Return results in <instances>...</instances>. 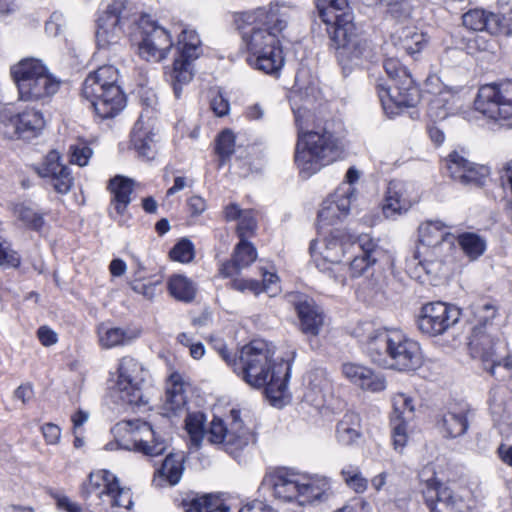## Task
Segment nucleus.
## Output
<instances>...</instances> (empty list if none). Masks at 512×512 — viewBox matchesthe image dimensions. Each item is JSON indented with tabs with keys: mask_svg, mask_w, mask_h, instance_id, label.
<instances>
[{
	"mask_svg": "<svg viewBox=\"0 0 512 512\" xmlns=\"http://www.w3.org/2000/svg\"><path fill=\"white\" fill-rule=\"evenodd\" d=\"M475 109L496 121L512 126V81L483 85L474 101Z\"/></svg>",
	"mask_w": 512,
	"mask_h": 512,
	"instance_id": "f3484780",
	"label": "nucleus"
},
{
	"mask_svg": "<svg viewBox=\"0 0 512 512\" xmlns=\"http://www.w3.org/2000/svg\"><path fill=\"white\" fill-rule=\"evenodd\" d=\"M20 263L18 253L11 249L10 244L0 236V266L17 268Z\"/></svg>",
	"mask_w": 512,
	"mask_h": 512,
	"instance_id": "13d9d810",
	"label": "nucleus"
},
{
	"mask_svg": "<svg viewBox=\"0 0 512 512\" xmlns=\"http://www.w3.org/2000/svg\"><path fill=\"white\" fill-rule=\"evenodd\" d=\"M60 156L56 151H51L45 158L39 174L42 177L51 178L52 185L58 193L66 194L70 191L73 184L68 167L59 162Z\"/></svg>",
	"mask_w": 512,
	"mask_h": 512,
	"instance_id": "7c9ffc66",
	"label": "nucleus"
},
{
	"mask_svg": "<svg viewBox=\"0 0 512 512\" xmlns=\"http://www.w3.org/2000/svg\"><path fill=\"white\" fill-rule=\"evenodd\" d=\"M393 44L409 55L421 52L428 43L426 33L418 28L402 27L392 35Z\"/></svg>",
	"mask_w": 512,
	"mask_h": 512,
	"instance_id": "c9c22d12",
	"label": "nucleus"
},
{
	"mask_svg": "<svg viewBox=\"0 0 512 512\" xmlns=\"http://www.w3.org/2000/svg\"><path fill=\"white\" fill-rule=\"evenodd\" d=\"M185 512H230L222 499L212 494L188 495L182 500Z\"/></svg>",
	"mask_w": 512,
	"mask_h": 512,
	"instance_id": "e433bc0d",
	"label": "nucleus"
},
{
	"mask_svg": "<svg viewBox=\"0 0 512 512\" xmlns=\"http://www.w3.org/2000/svg\"><path fill=\"white\" fill-rule=\"evenodd\" d=\"M457 240L464 254L471 260L479 258L486 250V240L476 233H463Z\"/></svg>",
	"mask_w": 512,
	"mask_h": 512,
	"instance_id": "c03bdc74",
	"label": "nucleus"
},
{
	"mask_svg": "<svg viewBox=\"0 0 512 512\" xmlns=\"http://www.w3.org/2000/svg\"><path fill=\"white\" fill-rule=\"evenodd\" d=\"M0 123L4 126L3 133L7 137L23 139L35 137L45 126L42 112L33 108L17 114L5 108L0 111Z\"/></svg>",
	"mask_w": 512,
	"mask_h": 512,
	"instance_id": "6ab92c4d",
	"label": "nucleus"
},
{
	"mask_svg": "<svg viewBox=\"0 0 512 512\" xmlns=\"http://www.w3.org/2000/svg\"><path fill=\"white\" fill-rule=\"evenodd\" d=\"M19 100L48 103L59 91L61 81L51 74L42 61L26 58L11 68Z\"/></svg>",
	"mask_w": 512,
	"mask_h": 512,
	"instance_id": "6e6552de",
	"label": "nucleus"
},
{
	"mask_svg": "<svg viewBox=\"0 0 512 512\" xmlns=\"http://www.w3.org/2000/svg\"><path fill=\"white\" fill-rule=\"evenodd\" d=\"M113 433L119 448L147 456L161 455L167 448L166 440L147 422L123 421L115 425Z\"/></svg>",
	"mask_w": 512,
	"mask_h": 512,
	"instance_id": "4468645a",
	"label": "nucleus"
},
{
	"mask_svg": "<svg viewBox=\"0 0 512 512\" xmlns=\"http://www.w3.org/2000/svg\"><path fill=\"white\" fill-rule=\"evenodd\" d=\"M98 336L101 346L108 349L128 344L135 339L138 334L122 328H109L102 324L98 328Z\"/></svg>",
	"mask_w": 512,
	"mask_h": 512,
	"instance_id": "79ce46f5",
	"label": "nucleus"
},
{
	"mask_svg": "<svg viewBox=\"0 0 512 512\" xmlns=\"http://www.w3.org/2000/svg\"><path fill=\"white\" fill-rule=\"evenodd\" d=\"M108 189L112 194L109 215L123 225L127 208L131 202L133 182L129 178L118 175L110 180Z\"/></svg>",
	"mask_w": 512,
	"mask_h": 512,
	"instance_id": "c756f323",
	"label": "nucleus"
},
{
	"mask_svg": "<svg viewBox=\"0 0 512 512\" xmlns=\"http://www.w3.org/2000/svg\"><path fill=\"white\" fill-rule=\"evenodd\" d=\"M317 8L345 76L374 61L375 46L355 24L348 0H320Z\"/></svg>",
	"mask_w": 512,
	"mask_h": 512,
	"instance_id": "f03ea898",
	"label": "nucleus"
},
{
	"mask_svg": "<svg viewBox=\"0 0 512 512\" xmlns=\"http://www.w3.org/2000/svg\"><path fill=\"white\" fill-rule=\"evenodd\" d=\"M256 258V248L246 239H240L235 246L232 259L222 264L220 273L223 277H232L241 269L250 266Z\"/></svg>",
	"mask_w": 512,
	"mask_h": 512,
	"instance_id": "72a5a7b5",
	"label": "nucleus"
},
{
	"mask_svg": "<svg viewBox=\"0 0 512 512\" xmlns=\"http://www.w3.org/2000/svg\"><path fill=\"white\" fill-rule=\"evenodd\" d=\"M294 115L298 135L294 158L300 174L310 177L343 157L344 143L328 121L315 118L304 108Z\"/></svg>",
	"mask_w": 512,
	"mask_h": 512,
	"instance_id": "20e7f679",
	"label": "nucleus"
},
{
	"mask_svg": "<svg viewBox=\"0 0 512 512\" xmlns=\"http://www.w3.org/2000/svg\"><path fill=\"white\" fill-rule=\"evenodd\" d=\"M292 8L284 4H270L234 16L236 28L250 55V66L266 74L278 72L284 63L281 39L288 26Z\"/></svg>",
	"mask_w": 512,
	"mask_h": 512,
	"instance_id": "f257e3e1",
	"label": "nucleus"
},
{
	"mask_svg": "<svg viewBox=\"0 0 512 512\" xmlns=\"http://www.w3.org/2000/svg\"><path fill=\"white\" fill-rule=\"evenodd\" d=\"M344 507L346 512H371V505L364 498H353Z\"/></svg>",
	"mask_w": 512,
	"mask_h": 512,
	"instance_id": "774afa93",
	"label": "nucleus"
},
{
	"mask_svg": "<svg viewBox=\"0 0 512 512\" xmlns=\"http://www.w3.org/2000/svg\"><path fill=\"white\" fill-rule=\"evenodd\" d=\"M39 341L43 346L54 345L58 341L56 332L47 326H41L37 331Z\"/></svg>",
	"mask_w": 512,
	"mask_h": 512,
	"instance_id": "338daca9",
	"label": "nucleus"
},
{
	"mask_svg": "<svg viewBox=\"0 0 512 512\" xmlns=\"http://www.w3.org/2000/svg\"><path fill=\"white\" fill-rule=\"evenodd\" d=\"M419 243L415 253L418 265L428 275H436L440 269L441 246L454 245L455 236L449 232V227L440 221H426L418 228Z\"/></svg>",
	"mask_w": 512,
	"mask_h": 512,
	"instance_id": "f8f14e48",
	"label": "nucleus"
},
{
	"mask_svg": "<svg viewBox=\"0 0 512 512\" xmlns=\"http://www.w3.org/2000/svg\"><path fill=\"white\" fill-rule=\"evenodd\" d=\"M364 3L367 5H373L375 3H382L388 7V12L392 17L398 20H405L410 18L412 13V5L410 4V0H372L365 1Z\"/></svg>",
	"mask_w": 512,
	"mask_h": 512,
	"instance_id": "8fccbe9b",
	"label": "nucleus"
},
{
	"mask_svg": "<svg viewBox=\"0 0 512 512\" xmlns=\"http://www.w3.org/2000/svg\"><path fill=\"white\" fill-rule=\"evenodd\" d=\"M186 404V396L183 384L173 381L167 388L162 409L166 416H176L184 410Z\"/></svg>",
	"mask_w": 512,
	"mask_h": 512,
	"instance_id": "a19ab883",
	"label": "nucleus"
},
{
	"mask_svg": "<svg viewBox=\"0 0 512 512\" xmlns=\"http://www.w3.org/2000/svg\"><path fill=\"white\" fill-rule=\"evenodd\" d=\"M11 211L29 229L38 231L44 224L43 216L23 203L12 204Z\"/></svg>",
	"mask_w": 512,
	"mask_h": 512,
	"instance_id": "49530a36",
	"label": "nucleus"
},
{
	"mask_svg": "<svg viewBox=\"0 0 512 512\" xmlns=\"http://www.w3.org/2000/svg\"><path fill=\"white\" fill-rule=\"evenodd\" d=\"M419 200L418 194L412 185L391 181L388 185L382 211L386 218H394L406 213Z\"/></svg>",
	"mask_w": 512,
	"mask_h": 512,
	"instance_id": "b1692460",
	"label": "nucleus"
},
{
	"mask_svg": "<svg viewBox=\"0 0 512 512\" xmlns=\"http://www.w3.org/2000/svg\"><path fill=\"white\" fill-rule=\"evenodd\" d=\"M81 494L84 498L95 494L115 512H124L133 505L130 489L121 487L117 477L108 470L91 472L88 481L82 485Z\"/></svg>",
	"mask_w": 512,
	"mask_h": 512,
	"instance_id": "dca6fc26",
	"label": "nucleus"
},
{
	"mask_svg": "<svg viewBox=\"0 0 512 512\" xmlns=\"http://www.w3.org/2000/svg\"><path fill=\"white\" fill-rule=\"evenodd\" d=\"M460 315V310L454 305L440 301L427 303L421 309L418 328L429 336L442 335L459 321Z\"/></svg>",
	"mask_w": 512,
	"mask_h": 512,
	"instance_id": "a211bd4d",
	"label": "nucleus"
},
{
	"mask_svg": "<svg viewBox=\"0 0 512 512\" xmlns=\"http://www.w3.org/2000/svg\"><path fill=\"white\" fill-rule=\"evenodd\" d=\"M336 437L344 446L353 445L361 437V419L357 413L347 412L338 422Z\"/></svg>",
	"mask_w": 512,
	"mask_h": 512,
	"instance_id": "58836bf2",
	"label": "nucleus"
},
{
	"mask_svg": "<svg viewBox=\"0 0 512 512\" xmlns=\"http://www.w3.org/2000/svg\"><path fill=\"white\" fill-rule=\"evenodd\" d=\"M454 100L455 93H446L443 97L431 98L427 109L429 118L434 122L446 119L453 110Z\"/></svg>",
	"mask_w": 512,
	"mask_h": 512,
	"instance_id": "a18cd8bd",
	"label": "nucleus"
},
{
	"mask_svg": "<svg viewBox=\"0 0 512 512\" xmlns=\"http://www.w3.org/2000/svg\"><path fill=\"white\" fill-rule=\"evenodd\" d=\"M223 360L232 367L248 385L265 388L266 396L274 403L281 400L286 391L290 377L291 363L273 358V348L263 340H253L244 345L237 355L231 357L224 347L219 351Z\"/></svg>",
	"mask_w": 512,
	"mask_h": 512,
	"instance_id": "7ed1b4c3",
	"label": "nucleus"
},
{
	"mask_svg": "<svg viewBox=\"0 0 512 512\" xmlns=\"http://www.w3.org/2000/svg\"><path fill=\"white\" fill-rule=\"evenodd\" d=\"M383 68L390 83H378L377 91L383 109L387 114H397L396 109L414 106L419 91L408 70L396 58H387Z\"/></svg>",
	"mask_w": 512,
	"mask_h": 512,
	"instance_id": "1a4fd4ad",
	"label": "nucleus"
},
{
	"mask_svg": "<svg viewBox=\"0 0 512 512\" xmlns=\"http://www.w3.org/2000/svg\"><path fill=\"white\" fill-rule=\"evenodd\" d=\"M358 337L364 353L380 367L412 371L421 366L420 345L400 329L366 324Z\"/></svg>",
	"mask_w": 512,
	"mask_h": 512,
	"instance_id": "39448f33",
	"label": "nucleus"
},
{
	"mask_svg": "<svg viewBox=\"0 0 512 512\" xmlns=\"http://www.w3.org/2000/svg\"><path fill=\"white\" fill-rule=\"evenodd\" d=\"M490 411L499 424H512V399L505 388H493L489 397Z\"/></svg>",
	"mask_w": 512,
	"mask_h": 512,
	"instance_id": "4c0bfd02",
	"label": "nucleus"
},
{
	"mask_svg": "<svg viewBox=\"0 0 512 512\" xmlns=\"http://www.w3.org/2000/svg\"><path fill=\"white\" fill-rule=\"evenodd\" d=\"M498 308L492 301H480L474 306V315L477 320L475 326H483L489 329L492 320L496 317Z\"/></svg>",
	"mask_w": 512,
	"mask_h": 512,
	"instance_id": "3c124183",
	"label": "nucleus"
},
{
	"mask_svg": "<svg viewBox=\"0 0 512 512\" xmlns=\"http://www.w3.org/2000/svg\"><path fill=\"white\" fill-rule=\"evenodd\" d=\"M331 495V483L326 477L307 478L302 475L299 496V505L315 504L326 501Z\"/></svg>",
	"mask_w": 512,
	"mask_h": 512,
	"instance_id": "473e14b6",
	"label": "nucleus"
},
{
	"mask_svg": "<svg viewBox=\"0 0 512 512\" xmlns=\"http://www.w3.org/2000/svg\"><path fill=\"white\" fill-rule=\"evenodd\" d=\"M425 502L431 512H471V506L461 495L442 485L429 487Z\"/></svg>",
	"mask_w": 512,
	"mask_h": 512,
	"instance_id": "a878e982",
	"label": "nucleus"
},
{
	"mask_svg": "<svg viewBox=\"0 0 512 512\" xmlns=\"http://www.w3.org/2000/svg\"><path fill=\"white\" fill-rule=\"evenodd\" d=\"M463 25L473 31H486L490 34H498L502 31L499 15L487 12L483 9H471L462 16Z\"/></svg>",
	"mask_w": 512,
	"mask_h": 512,
	"instance_id": "f704fd0d",
	"label": "nucleus"
},
{
	"mask_svg": "<svg viewBox=\"0 0 512 512\" xmlns=\"http://www.w3.org/2000/svg\"><path fill=\"white\" fill-rule=\"evenodd\" d=\"M118 79V70L104 65L89 73L83 83L82 95L101 119L113 118L125 107Z\"/></svg>",
	"mask_w": 512,
	"mask_h": 512,
	"instance_id": "0eeeda50",
	"label": "nucleus"
},
{
	"mask_svg": "<svg viewBox=\"0 0 512 512\" xmlns=\"http://www.w3.org/2000/svg\"><path fill=\"white\" fill-rule=\"evenodd\" d=\"M141 40L138 45L139 55L147 60L159 62L166 58L172 47L169 32L149 19L141 20Z\"/></svg>",
	"mask_w": 512,
	"mask_h": 512,
	"instance_id": "aec40b11",
	"label": "nucleus"
},
{
	"mask_svg": "<svg viewBox=\"0 0 512 512\" xmlns=\"http://www.w3.org/2000/svg\"><path fill=\"white\" fill-rule=\"evenodd\" d=\"M183 462L184 455L182 452L169 453L158 470L159 476L165 478L170 485L177 484L182 477Z\"/></svg>",
	"mask_w": 512,
	"mask_h": 512,
	"instance_id": "37998d69",
	"label": "nucleus"
},
{
	"mask_svg": "<svg viewBox=\"0 0 512 512\" xmlns=\"http://www.w3.org/2000/svg\"><path fill=\"white\" fill-rule=\"evenodd\" d=\"M468 345L471 356L480 360L491 376H496L497 367L512 369V357L507 344L500 338L498 327L490 325L489 329H485L483 326H474Z\"/></svg>",
	"mask_w": 512,
	"mask_h": 512,
	"instance_id": "9d476101",
	"label": "nucleus"
},
{
	"mask_svg": "<svg viewBox=\"0 0 512 512\" xmlns=\"http://www.w3.org/2000/svg\"><path fill=\"white\" fill-rule=\"evenodd\" d=\"M446 168L455 181L475 187L483 186L489 175L488 167L469 162L457 152L449 154Z\"/></svg>",
	"mask_w": 512,
	"mask_h": 512,
	"instance_id": "393cba45",
	"label": "nucleus"
},
{
	"mask_svg": "<svg viewBox=\"0 0 512 512\" xmlns=\"http://www.w3.org/2000/svg\"><path fill=\"white\" fill-rule=\"evenodd\" d=\"M301 478L302 475L292 470L279 468L265 474L261 487L271 491L276 499L283 502H297Z\"/></svg>",
	"mask_w": 512,
	"mask_h": 512,
	"instance_id": "5701e85b",
	"label": "nucleus"
},
{
	"mask_svg": "<svg viewBox=\"0 0 512 512\" xmlns=\"http://www.w3.org/2000/svg\"><path fill=\"white\" fill-rule=\"evenodd\" d=\"M392 425V438L396 450L402 449L407 441L406 424L405 421L391 420Z\"/></svg>",
	"mask_w": 512,
	"mask_h": 512,
	"instance_id": "e2e57ef3",
	"label": "nucleus"
},
{
	"mask_svg": "<svg viewBox=\"0 0 512 512\" xmlns=\"http://www.w3.org/2000/svg\"><path fill=\"white\" fill-rule=\"evenodd\" d=\"M149 371L137 359L123 357L118 366V380L113 388V398L123 405L141 407L147 404L143 385Z\"/></svg>",
	"mask_w": 512,
	"mask_h": 512,
	"instance_id": "2eb2a0df",
	"label": "nucleus"
},
{
	"mask_svg": "<svg viewBox=\"0 0 512 512\" xmlns=\"http://www.w3.org/2000/svg\"><path fill=\"white\" fill-rule=\"evenodd\" d=\"M70 152L71 163L79 166L87 165L92 156V149L83 143L71 146Z\"/></svg>",
	"mask_w": 512,
	"mask_h": 512,
	"instance_id": "680f3d73",
	"label": "nucleus"
},
{
	"mask_svg": "<svg viewBox=\"0 0 512 512\" xmlns=\"http://www.w3.org/2000/svg\"><path fill=\"white\" fill-rule=\"evenodd\" d=\"M343 375L355 385L372 392H380L386 388L383 377L375 374L371 369L356 363H344Z\"/></svg>",
	"mask_w": 512,
	"mask_h": 512,
	"instance_id": "2f4dec72",
	"label": "nucleus"
},
{
	"mask_svg": "<svg viewBox=\"0 0 512 512\" xmlns=\"http://www.w3.org/2000/svg\"><path fill=\"white\" fill-rule=\"evenodd\" d=\"M392 405L393 413L391 416V420L394 419L396 421H405L406 412L412 414L414 410L412 399L403 393H398L393 397Z\"/></svg>",
	"mask_w": 512,
	"mask_h": 512,
	"instance_id": "6e6d98bb",
	"label": "nucleus"
},
{
	"mask_svg": "<svg viewBox=\"0 0 512 512\" xmlns=\"http://www.w3.org/2000/svg\"><path fill=\"white\" fill-rule=\"evenodd\" d=\"M350 245L351 243L342 239L338 231L310 244V253L316 267L340 285L346 283L347 267L342 258L351 249Z\"/></svg>",
	"mask_w": 512,
	"mask_h": 512,
	"instance_id": "ddd939ff",
	"label": "nucleus"
},
{
	"mask_svg": "<svg viewBox=\"0 0 512 512\" xmlns=\"http://www.w3.org/2000/svg\"><path fill=\"white\" fill-rule=\"evenodd\" d=\"M292 302L297 311L301 331L310 336H317L323 326V312L315 301L301 294L292 296Z\"/></svg>",
	"mask_w": 512,
	"mask_h": 512,
	"instance_id": "cd10ccee",
	"label": "nucleus"
},
{
	"mask_svg": "<svg viewBox=\"0 0 512 512\" xmlns=\"http://www.w3.org/2000/svg\"><path fill=\"white\" fill-rule=\"evenodd\" d=\"M471 412L466 403L451 405L437 422L440 433L445 438H457L464 435L469 427L468 416Z\"/></svg>",
	"mask_w": 512,
	"mask_h": 512,
	"instance_id": "c85d7f7f",
	"label": "nucleus"
},
{
	"mask_svg": "<svg viewBox=\"0 0 512 512\" xmlns=\"http://www.w3.org/2000/svg\"><path fill=\"white\" fill-rule=\"evenodd\" d=\"M206 417L202 412L189 413L185 419V429L190 443L199 448L202 441L207 439L211 444L219 445L235 459L256 443V436L241 418L240 411L232 409L227 420L214 418L206 431Z\"/></svg>",
	"mask_w": 512,
	"mask_h": 512,
	"instance_id": "423d86ee",
	"label": "nucleus"
},
{
	"mask_svg": "<svg viewBox=\"0 0 512 512\" xmlns=\"http://www.w3.org/2000/svg\"><path fill=\"white\" fill-rule=\"evenodd\" d=\"M202 54L201 40L194 30L184 29L176 44V54L172 67L165 72L166 80L173 88L176 98H180L184 86L194 76V61Z\"/></svg>",
	"mask_w": 512,
	"mask_h": 512,
	"instance_id": "9b49d317",
	"label": "nucleus"
},
{
	"mask_svg": "<svg viewBox=\"0 0 512 512\" xmlns=\"http://www.w3.org/2000/svg\"><path fill=\"white\" fill-rule=\"evenodd\" d=\"M257 226L254 212L252 210H244L241 217L238 219L237 234L240 239H246L251 236Z\"/></svg>",
	"mask_w": 512,
	"mask_h": 512,
	"instance_id": "bf43d9fd",
	"label": "nucleus"
},
{
	"mask_svg": "<svg viewBox=\"0 0 512 512\" xmlns=\"http://www.w3.org/2000/svg\"><path fill=\"white\" fill-rule=\"evenodd\" d=\"M342 217L345 216L329 197L323 201L321 209L318 212V220L320 223L323 225H333Z\"/></svg>",
	"mask_w": 512,
	"mask_h": 512,
	"instance_id": "4d7b16f0",
	"label": "nucleus"
},
{
	"mask_svg": "<svg viewBox=\"0 0 512 512\" xmlns=\"http://www.w3.org/2000/svg\"><path fill=\"white\" fill-rule=\"evenodd\" d=\"M341 477L344 483L355 493L362 494L368 488V479L362 474L356 465H346L342 468Z\"/></svg>",
	"mask_w": 512,
	"mask_h": 512,
	"instance_id": "de8ad7c7",
	"label": "nucleus"
},
{
	"mask_svg": "<svg viewBox=\"0 0 512 512\" xmlns=\"http://www.w3.org/2000/svg\"><path fill=\"white\" fill-rule=\"evenodd\" d=\"M231 287L240 292L250 291L254 295H259L262 292L260 282L253 279L234 278L231 281Z\"/></svg>",
	"mask_w": 512,
	"mask_h": 512,
	"instance_id": "0e129e2a",
	"label": "nucleus"
},
{
	"mask_svg": "<svg viewBox=\"0 0 512 512\" xmlns=\"http://www.w3.org/2000/svg\"><path fill=\"white\" fill-rule=\"evenodd\" d=\"M351 249L359 253L346 265V278H357L364 275L370 268L386 257V252L370 235L362 234L351 243Z\"/></svg>",
	"mask_w": 512,
	"mask_h": 512,
	"instance_id": "412c9836",
	"label": "nucleus"
},
{
	"mask_svg": "<svg viewBox=\"0 0 512 512\" xmlns=\"http://www.w3.org/2000/svg\"><path fill=\"white\" fill-rule=\"evenodd\" d=\"M155 137L154 121L150 116L141 113L131 132V145L139 157L147 161L155 158L157 153Z\"/></svg>",
	"mask_w": 512,
	"mask_h": 512,
	"instance_id": "bb28decb",
	"label": "nucleus"
},
{
	"mask_svg": "<svg viewBox=\"0 0 512 512\" xmlns=\"http://www.w3.org/2000/svg\"><path fill=\"white\" fill-rule=\"evenodd\" d=\"M235 135L231 130L222 131L216 141V153L219 155L221 165L234 153Z\"/></svg>",
	"mask_w": 512,
	"mask_h": 512,
	"instance_id": "603ef678",
	"label": "nucleus"
},
{
	"mask_svg": "<svg viewBox=\"0 0 512 512\" xmlns=\"http://www.w3.org/2000/svg\"><path fill=\"white\" fill-rule=\"evenodd\" d=\"M160 283V278L147 279L145 276L140 275L139 278L130 281V286L134 292L143 295L147 299H152L155 296L156 287Z\"/></svg>",
	"mask_w": 512,
	"mask_h": 512,
	"instance_id": "5fc2aeb1",
	"label": "nucleus"
},
{
	"mask_svg": "<svg viewBox=\"0 0 512 512\" xmlns=\"http://www.w3.org/2000/svg\"><path fill=\"white\" fill-rule=\"evenodd\" d=\"M336 207L346 216L352 202L356 199L355 188L350 185H341L329 196Z\"/></svg>",
	"mask_w": 512,
	"mask_h": 512,
	"instance_id": "09e8293b",
	"label": "nucleus"
},
{
	"mask_svg": "<svg viewBox=\"0 0 512 512\" xmlns=\"http://www.w3.org/2000/svg\"><path fill=\"white\" fill-rule=\"evenodd\" d=\"M124 3L114 0L101 13L97 20L96 41L99 48L117 44L122 37Z\"/></svg>",
	"mask_w": 512,
	"mask_h": 512,
	"instance_id": "4be33fe9",
	"label": "nucleus"
},
{
	"mask_svg": "<svg viewBox=\"0 0 512 512\" xmlns=\"http://www.w3.org/2000/svg\"><path fill=\"white\" fill-rule=\"evenodd\" d=\"M168 290L176 300L190 303L195 299L197 286L188 277L175 274L168 280Z\"/></svg>",
	"mask_w": 512,
	"mask_h": 512,
	"instance_id": "ea45409f",
	"label": "nucleus"
},
{
	"mask_svg": "<svg viewBox=\"0 0 512 512\" xmlns=\"http://www.w3.org/2000/svg\"><path fill=\"white\" fill-rule=\"evenodd\" d=\"M278 276L274 273L264 272L261 284L262 292L269 293L271 296L279 291Z\"/></svg>",
	"mask_w": 512,
	"mask_h": 512,
	"instance_id": "69168bd1",
	"label": "nucleus"
},
{
	"mask_svg": "<svg viewBox=\"0 0 512 512\" xmlns=\"http://www.w3.org/2000/svg\"><path fill=\"white\" fill-rule=\"evenodd\" d=\"M169 254L174 261L189 263L195 256L194 245L189 239L183 238L174 245Z\"/></svg>",
	"mask_w": 512,
	"mask_h": 512,
	"instance_id": "864d4df0",
	"label": "nucleus"
},
{
	"mask_svg": "<svg viewBox=\"0 0 512 512\" xmlns=\"http://www.w3.org/2000/svg\"><path fill=\"white\" fill-rule=\"evenodd\" d=\"M425 91L432 95V98L443 97L446 93H454L436 75L429 76L426 79Z\"/></svg>",
	"mask_w": 512,
	"mask_h": 512,
	"instance_id": "052dcab7",
	"label": "nucleus"
}]
</instances>
